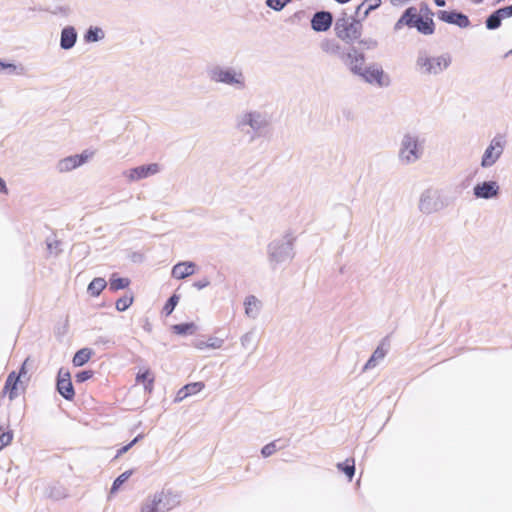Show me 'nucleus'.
Returning <instances> with one entry per match:
<instances>
[{
  "label": "nucleus",
  "mask_w": 512,
  "mask_h": 512,
  "mask_svg": "<svg viewBox=\"0 0 512 512\" xmlns=\"http://www.w3.org/2000/svg\"><path fill=\"white\" fill-rule=\"evenodd\" d=\"M276 451V446L275 444L272 442V443H269L267 445H265L263 448H262V455L264 457H268L270 455H272L274 452Z\"/></svg>",
  "instance_id": "obj_39"
},
{
  "label": "nucleus",
  "mask_w": 512,
  "mask_h": 512,
  "mask_svg": "<svg viewBox=\"0 0 512 512\" xmlns=\"http://www.w3.org/2000/svg\"><path fill=\"white\" fill-rule=\"evenodd\" d=\"M153 498L156 502V505L159 509V512H164L172 508L174 505V497L172 493L161 491L153 495Z\"/></svg>",
  "instance_id": "obj_15"
},
{
  "label": "nucleus",
  "mask_w": 512,
  "mask_h": 512,
  "mask_svg": "<svg viewBox=\"0 0 512 512\" xmlns=\"http://www.w3.org/2000/svg\"><path fill=\"white\" fill-rule=\"evenodd\" d=\"M48 249L51 250L52 249V243H49L48 244Z\"/></svg>",
  "instance_id": "obj_49"
},
{
  "label": "nucleus",
  "mask_w": 512,
  "mask_h": 512,
  "mask_svg": "<svg viewBox=\"0 0 512 512\" xmlns=\"http://www.w3.org/2000/svg\"><path fill=\"white\" fill-rule=\"evenodd\" d=\"M101 32L100 29L98 28H95V29H89L88 32L86 33L85 35V39L88 41V42H95V41H98L100 39V36H99V33Z\"/></svg>",
  "instance_id": "obj_36"
},
{
  "label": "nucleus",
  "mask_w": 512,
  "mask_h": 512,
  "mask_svg": "<svg viewBox=\"0 0 512 512\" xmlns=\"http://www.w3.org/2000/svg\"><path fill=\"white\" fill-rule=\"evenodd\" d=\"M503 152V140L494 138L488 148L485 150L481 165L483 167L492 166Z\"/></svg>",
  "instance_id": "obj_5"
},
{
  "label": "nucleus",
  "mask_w": 512,
  "mask_h": 512,
  "mask_svg": "<svg viewBox=\"0 0 512 512\" xmlns=\"http://www.w3.org/2000/svg\"><path fill=\"white\" fill-rule=\"evenodd\" d=\"M222 343H223V340L216 339L214 342L209 344V346L212 348H220L222 346Z\"/></svg>",
  "instance_id": "obj_42"
},
{
  "label": "nucleus",
  "mask_w": 512,
  "mask_h": 512,
  "mask_svg": "<svg viewBox=\"0 0 512 512\" xmlns=\"http://www.w3.org/2000/svg\"><path fill=\"white\" fill-rule=\"evenodd\" d=\"M196 270V264L190 261L180 262L172 268V277L175 279H184L193 275Z\"/></svg>",
  "instance_id": "obj_14"
},
{
  "label": "nucleus",
  "mask_w": 512,
  "mask_h": 512,
  "mask_svg": "<svg viewBox=\"0 0 512 512\" xmlns=\"http://www.w3.org/2000/svg\"><path fill=\"white\" fill-rule=\"evenodd\" d=\"M92 354L93 352L89 348L80 349L73 357V365L76 367L83 366L91 359Z\"/></svg>",
  "instance_id": "obj_24"
},
{
  "label": "nucleus",
  "mask_w": 512,
  "mask_h": 512,
  "mask_svg": "<svg viewBox=\"0 0 512 512\" xmlns=\"http://www.w3.org/2000/svg\"><path fill=\"white\" fill-rule=\"evenodd\" d=\"M196 330L194 323H182L172 326V331L178 335L193 334Z\"/></svg>",
  "instance_id": "obj_27"
},
{
  "label": "nucleus",
  "mask_w": 512,
  "mask_h": 512,
  "mask_svg": "<svg viewBox=\"0 0 512 512\" xmlns=\"http://www.w3.org/2000/svg\"><path fill=\"white\" fill-rule=\"evenodd\" d=\"M92 155L93 152L84 151L80 155L66 157L59 162L58 168L61 172L71 171L84 164Z\"/></svg>",
  "instance_id": "obj_7"
},
{
  "label": "nucleus",
  "mask_w": 512,
  "mask_h": 512,
  "mask_svg": "<svg viewBox=\"0 0 512 512\" xmlns=\"http://www.w3.org/2000/svg\"><path fill=\"white\" fill-rule=\"evenodd\" d=\"M338 470L342 471L351 481L355 474V460L353 458H348L342 463L337 464Z\"/></svg>",
  "instance_id": "obj_26"
},
{
  "label": "nucleus",
  "mask_w": 512,
  "mask_h": 512,
  "mask_svg": "<svg viewBox=\"0 0 512 512\" xmlns=\"http://www.w3.org/2000/svg\"><path fill=\"white\" fill-rule=\"evenodd\" d=\"M92 377H93V371H91V370L81 371V372L77 373L75 376L76 381L79 383L85 382V381L91 379Z\"/></svg>",
  "instance_id": "obj_37"
},
{
  "label": "nucleus",
  "mask_w": 512,
  "mask_h": 512,
  "mask_svg": "<svg viewBox=\"0 0 512 512\" xmlns=\"http://www.w3.org/2000/svg\"><path fill=\"white\" fill-rule=\"evenodd\" d=\"M247 123H248L251 127H254V120H253V115H252V114H248V115H247Z\"/></svg>",
  "instance_id": "obj_44"
},
{
  "label": "nucleus",
  "mask_w": 512,
  "mask_h": 512,
  "mask_svg": "<svg viewBox=\"0 0 512 512\" xmlns=\"http://www.w3.org/2000/svg\"><path fill=\"white\" fill-rule=\"evenodd\" d=\"M499 193V186L495 181L482 182L474 187V195L477 198L489 199L496 197Z\"/></svg>",
  "instance_id": "obj_11"
},
{
  "label": "nucleus",
  "mask_w": 512,
  "mask_h": 512,
  "mask_svg": "<svg viewBox=\"0 0 512 512\" xmlns=\"http://www.w3.org/2000/svg\"><path fill=\"white\" fill-rule=\"evenodd\" d=\"M335 1L340 3V4H344V3L349 2L350 0H335Z\"/></svg>",
  "instance_id": "obj_47"
},
{
  "label": "nucleus",
  "mask_w": 512,
  "mask_h": 512,
  "mask_svg": "<svg viewBox=\"0 0 512 512\" xmlns=\"http://www.w3.org/2000/svg\"><path fill=\"white\" fill-rule=\"evenodd\" d=\"M130 476L131 471H126L122 473L120 476H118L113 482L111 493L116 492L121 487V485L129 479Z\"/></svg>",
  "instance_id": "obj_30"
},
{
  "label": "nucleus",
  "mask_w": 512,
  "mask_h": 512,
  "mask_svg": "<svg viewBox=\"0 0 512 512\" xmlns=\"http://www.w3.org/2000/svg\"><path fill=\"white\" fill-rule=\"evenodd\" d=\"M367 82L376 83L378 85L386 84V77L383 70L378 66L367 67L360 73Z\"/></svg>",
  "instance_id": "obj_13"
},
{
  "label": "nucleus",
  "mask_w": 512,
  "mask_h": 512,
  "mask_svg": "<svg viewBox=\"0 0 512 512\" xmlns=\"http://www.w3.org/2000/svg\"><path fill=\"white\" fill-rule=\"evenodd\" d=\"M421 209H424V200L421 201Z\"/></svg>",
  "instance_id": "obj_48"
},
{
  "label": "nucleus",
  "mask_w": 512,
  "mask_h": 512,
  "mask_svg": "<svg viewBox=\"0 0 512 512\" xmlns=\"http://www.w3.org/2000/svg\"><path fill=\"white\" fill-rule=\"evenodd\" d=\"M214 79L218 82H224L227 84L242 83V74L235 73L230 70H219L214 73Z\"/></svg>",
  "instance_id": "obj_17"
},
{
  "label": "nucleus",
  "mask_w": 512,
  "mask_h": 512,
  "mask_svg": "<svg viewBox=\"0 0 512 512\" xmlns=\"http://www.w3.org/2000/svg\"><path fill=\"white\" fill-rule=\"evenodd\" d=\"M362 30L363 25L361 21L347 15L339 17L334 25L336 37L347 44L359 42Z\"/></svg>",
  "instance_id": "obj_1"
},
{
  "label": "nucleus",
  "mask_w": 512,
  "mask_h": 512,
  "mask_svg": "<svg viewBox=\"0 0 512 512\" xmlns=\"http://www.w3.org/2000/svg\"><path fill=\"white\" fill-rule=\"evenodd\" d=\"M10 66H11V65H9V67H10ZM6 67H8V65H5L4 63H2V62L0 61V70L4 69V68H6Z\"/></svg>",
  "instance_id": "obj_46"
},
{
  "label": "nucleus",
  "mask_w": 512,
  "mask_h": 512,
  "mask_svg": "<svg viewBox=\"0 0 512 512\" xmlns=\"http://www.w3.org/2000/svg\"><path fill=\"white\" fill-rule=\"evenodd\" d=\"M404 26L416 27L418 31L423 34H432L434 31L432 19H424L415 7H409L405 10L403 15L396 22L394 29L401 30Z\"/></svg>",
  "instance_id": "obj_2"
},
{
  "label": "nucleus",
  "mask_w": 512,
  "mask_h": 512,
  "mask_svg": "<svg viewBox=\"0 0 512 512\" xmlns=\"http://www.w3.org/2000/svg\"><path fill=\"white\" fill-rule=\"evenodd\" d=\"M178 301H179V297L175 294L172 295L163 307L164 313L166 315H170L173 312L176 305L178 304Z\"/></svg>",
  "instance_id": "obj_31"
},
{
  "label": "nucleus",
  "mask_w": 512,
  "mask_h": 512,
  "mask_svg": "<svg viewBox=\"0 0 512 512\" xmlns=\"http://www.w3.org/2000/svg\"><path fill=\"white\" fill-rule=\"evenodd\" d=\"M208 284H209V282L205 280V281L196 282L194 284V286L197 287L198 289H202V288L206 287Z\"/></svg>",
  "instance_id": "obj_43"
},
{
  "label": "nucleus",
  "mask_w": 512,
  "mask_h": 512,
  "mask_svg": "<svg viewBox=\"0 0 512 512\" xmlns=\"http://www.w3.org/2000/svg\"><path fill=\"white\" fill-rule=\"evenodd\" d=\"M438 18L446 23L455 24L461 28H466L470 25V20L466 15L455 11H439Z\"/></svg>",
  "instance_id": "obj_9"
},
{
  "label": "nucleus",
  "mask_w": 512,
  "mask_h": 512,
  "mask_svg": "<svg viewBox=\"0 0 512 512\" xmlns=\"http://www.w3.org/2000/svg\"><path fill=\"white\" fill-rule=\"evenodd\" d=\"M133 301H134V297L132 294H126L122 297H120L116 303H115V307L118 311L122 312V311H125L127 310L132 304H133Z\"/></svg>",
  "instance_id": "obj_28"
},
{
  "label": "nucleus",
  "mask_w": 512,
  "mask_h": 512,
  "mask_svg": "<svg viewBox=\"0 0 512 512\" xmlns=\"http://www.w3.org/2000/svg\"><path fill=\"white\" fill-rule=\"evenodd\" d=\"M13 439V433L11 431L2 432L0 434V451L8 446Z\"/></svg>",
  "instance_id": "obj_34"
},
{
  "label": "nucleus",
  "mask_w": 512,
  "mask_h": 512,
  "mask_svg": "<svg viewBox=\"0 0 512 512\" xmlns=\"http://www.w3.org/2000/svg\"><path fill=\"white\" fill-rule=\"evenodd\" d=\"M130 285V279L124 277H118L116 273L112 274L109 280V289L113 292L120 289H125Z\"/></svg>",
  "instance_id": "obj_23"
},
{
  "label": "nucleus",
  "mask_w": 512,
  "mask_h": 512,
  "mask_svg": "<svg viewBox=\"0 0 512 512\" xmlns=\"http://www.w3.org/2000/svg\"><path fill=\"white\" fill-rule=\"evenodd\" d=\"M160 167L157 163H152L149 165L139 166L133 169H130L127 173V177L131 181L140 180L146 178L148 176L154 175L158 173Z\"/></svg>",
  "instance_id": "obj_10"
},
{
  "label": "nucleus",
  "mask_w": 512,
  "mask_h": 512,
  "mask_svg": "<svg viewBox=\"0 0 512 512\" xmlns=\"http://www.w3.org/2000/svg\"><path fill=\"white\" fill-rule=\"evenodd\" d=\"M434 2L439 7L445 6V0H434Z\"/></svg>",
  "instance_id": "obj_45"
},
{
  "label": "nucleus",
  "mask_w": 512,
  "mask_h": 512,
  "mask_svg": "<svg viewBox=\"0 0 512 512\" xmlns=\"http://www.w3.org/2000/svg\"><path fill=\"white\" fill-rule=\"evenodd\" d=\"M107 282L104 278L96 277L88 285L87 291L93 297H98L106 288Z\"/></svg>",
  "instance_id": "obj_21"
},
{
  "label": "nucleus",
  "mask_w": 512,
  "mask_h": 512,
  "mask_svg": "<svg viewBox=\"0 0 512 512\" xmlns=\"http://www.w3.org/2000/svg\"><path fill=\"white\" fill-rule=\"evenodd\" d=\"M139 438H140V436H137L129 444H127V445L123 446L122 448H120L117 451L116 458H118L121 455H123L124 453H126L134 444H136L138 442Z\"/></svg>",
  "instance_id": "obj_38"
},
{
  "label": "nucleus",
  "mask_w": 512,
  "mask_h": 512,
  "mask_svg": "<svg viewBox=\"0 0 512 512\" xmlns=\"http://www.w3.org/2000/svg\"><path fill=\"white\" fill-rule=\"evenodd\" d=\"M366 3L368 4L367 11H370L379 7L381 4V0H366Z\"/></svg>",
  "instance_id": "obj_40"
},
{
  "label": "nucleus",
  "mask_w": 512,
  "mask_h": 512,
  "mask_svg": "<svg viewBox=\"0 0 512 512\" xmlns=\"http://www.w3.org/2000/svg\"><path fill=\"white\" fill-rule=\"evenodd\" d=\"M25 390L26 382L20 379L19 375H16V371H12L5 381L1 396L8 397L9 401H13L23 394Z\"/></svg>",
  "instance_id": "obj_3"
},
{
  "label": "nucleus",
  "mask_w": 512,
  "mask_h": 512,
  "mask_svg": "<svg viewBox=\"0 0 512 512\" xmlns=\"http://www.w3.org/2000/svg\"><path fill=\"white\" fill-rule=\"evenodd\" d=\"M333 23V16L328 11H320L313 15L311 27L316 32L328 31Z\"/></svg>",
  "instance_id": "obj_8"
},
{
  "label": "nucleus",
  "mask_w": 512,
  "mask_h": 512,
  "mask_svg": "<svg viewBox=\"0 0 512 512\" xmlns=\"http://www.w3.org/2000/svg\"><path fill=\"white\" fill-rule=\"evenodd\" d=\"M512 17V5L500 8L492 13L486 20V27L489 30H494L500 27L501 21Z\"/></svg>",
  "instance_id": "obj_12"
},
{
  "label": "nucleus",
  "mask_w": 512,
  "mask_h": 512,
  "mask_svg": "<svg viewBox=\"0 0 512 512\" xmlns=\"http://www.w3.org/2000/svg\"><path fill=\"white\" fill-rule=\"evenodd\" d=\"M154 381L155 376L148 368L140 369L136 375V383L142 384L148 392H152Z\"/></svg>",
  "instance_id": "obj_18"
},
{
  "label": "nucleus",
  "mask_w": 512,
  "mask_h": 512,
  "mask_svg": "<svg viewBox=\"0 0 512 512\" xmlns=\"http://www.w3.org/2000/svg\"><path fill=\"white\" fill-rule=\"evenodd\" d=\"M245 313L249 317H255L258 314L260 308V302L255 296H249L245 302Z\"/></svg>",
  "instance_id": "obj_25"
},
{
  "label": "nucleus",
  "mask_w": 512,
  "mask_h": 512,
  "mask_svg": "<svg viewBox=\"0 0 512 512\" xmlns=\"http://www.w3.org/2000/svg\"><path fill=\"white\" fill-rule=\"evenodd\" d=\"M385 356V351L383 348H380L378 347L373 355L371 356V358L368 360V362L366 363L365 365V368H370V367H373L375 365V361L379 360V359H382L383 357Z\"/></svg>",
  "instance_id": "obj_32"
},
{
  "label": "nucleus",
  "mask_w": 512,
  "mask_h": 512,
  "mask_svg": "<svg viewBox=\"0 0 512 512\" xmlns=\"http://www.w3.org/2000/svg\"><path fill=\"white\" fill-rule=\"evenodd\" d=\"M77 34L73 27H66L61 33V47L63 49H70L76 42Z\"/></svg>",
  "instance_id": "obj_20"
},
{
  "label": "nucleus",
  "mask_w": 512,
  "mask_h": 512,
  "mask_svg": "<svg viewBox=\"0 0 512 512\" xmlns=\"http://www.w3.org/2000/svg\"><path fill=\"white\" fill-rule=\"evenodd\" d=\"M417 64L423 72L437 74L448 67L449 59L444 56H421L418 58Z\"/></svg>",
  "instance_id": "obj_4"
},
{
  "label": "nucleus",
  "mask_w": 512,
  "mask_h": 512,
  "mask_svg": "<svg viewBox=\"0 0 512 512\" xmlns=\"http://www.w3.org/2000/svg\"><path fill=\"white\" fill-rule=\"evenodd\" d=\"M159 509L156 505V502L153 496L146 499L141 505V512H159Z\"/></svg>",
  "instance_id": "obj_29"
},
{
  "label": "nucleus",
  "mask_w": 512,
  "mask_h": 512,
  "mask_svg": "<svg viewBox=\"0 0 512 512\" xmlns=\"http://www.w3.org/2000/svg\"><path fill=\"white\" fill-rule=\"evenodd\" d=\"M401 157L405 158L407 161L415 160L418 157V144L413 138H405L401 150Z\"/></svg>",
  "instance_id": "obj_16"
},
{
  "label": "nucleus",
  "mask_w": 512,
  "mask_h": 512,
  "mask_svg": "<svg viewBox=\"0 0 512 512\" xmlns=\"http://www.w3.org/2000/svg\"><path fill=\"white\" fill-rule=\"evenodd\" d=\"M350 69L353 73L360 75L364 64V55L361 53L348 54Z\"/></svg>",
  "instance_id": "obj_22"
},
{
  "label": "nucleus",
  "mask_w": 512,
  "mask_h": 512,
  "mask_svg": "<svg viewBox=\"0 0 512 512\" xmlns=\"http://www.w3.org/2000/svg\"><path fill=\"white\" fill-rule=\"evenodd\" d=\"M29 360V358H26L25 361L22 363L19 372H16V375H19L20 379L24 380L25 382L29 380V377L27 376Z\"/></svg>",
  "instance_id": "obj_35"
},
{
  "label": "nucleus",
  "mask_w": 512,
  "mask_h": 512,
  "mask_svg": "<svg viewBox=\"0 0 512 512\" xmlns=\"http://www.w3.org/2000/svg\"><path fill=\"white\" fill-rule=\"evenodd\" d=\"M57 390L66 400H73L75 391L71 382V375L69 371L61 369L58 372Z\"/></svg>",
  "instance_id": "obj_6"
},
{
  "label": "nucleus",
  "mask_w": 512,
  "mask_h": 512,
  "mask_svg": "<svg viewBox=\"0 0 512 512\" xmlns=\"http://www.w3.org/2000/svg\"><path fill=\"white\" fill-rule=\"evenodd\" d=\"M292 0H266V5L276 11L282 10Z\"/></svg>",
  "instance_id": "obj_33"
},
{
  "label": "nucleus",
  "mask_w": 512,
  "mask_h": 512,
  "mask_svg": "<svg viewBox=\"0 0 512 512\" xmlns=\"http://www.w3.org/2000/svg\"><path fill=\"white\" fill-rule=\"evenodd\" d=\"M0 193H4V194L8 193V189L6 187V183H5V181L1 177H0Z\"/></svg>",
  "instance_id": "obj_41"
},
{
  "label": "nucleus",
  "mask_w": 512,
  "mask_h": 512,
  "mask_svg": "<svg viewBox=\"0 0 512 512\" xmlns=\"http://www.w3.org/2000/svg\"><path fill=\"white\" fill-rule=\"evenodd\" d=\"M205 387L203 382H193L182 387L177 393V400H183L188 396L195 395Z\"/></svg>",
  "instance_id": "obj_19"
}]
</instances>
